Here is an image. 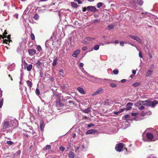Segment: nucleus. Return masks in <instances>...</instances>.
Segmentation results:
<instances>
[{"instance_id":"f257e3e1","label":"nucleus","mask_w":158,"mask_h":158,"mask_svg":"<svg viewBox=\"0 0 158 158\" xmlns=\"http://www.w3.org/2000/svg\"><path fill=\"white\" fill-rule=\"evenodd\" d=\"M15 121L10 119H5L3 123L2 129H10L14 126Z\"/></svg>"},{"instance_id":"f03ea898","label":"nucleus","mask_w":158,"mask_h":158,"mask_svg":"<svg viewBox=\"0 0 158 158\" xmlns=\"http://www.w3.org/2000/svg\"><path fill=\"white\" fill-rule=\"evenodd\" d=\"M124 144L122 143H119L117 144L115 146V149L118 152H121L123 150V149L127 150L124 147Z\"/></svg>"},{"instance_id":"7ed1b4c3","label":"nucleus","mask_w":158,"mask_h":158,"mask_svg":"<svg viewBox=\"0 0 158 158\" xmlns=\"http://www.w3.org/2000/svg\"><path fill=\"white\" fill-rule=\"evenodd\" d=\"M158 104V102L156 100L150 101L149 100H146V106H151L152 108H154L156 105Z\"/></svg>"},{"instance_id":"20e7f679","label":"nucleus","mask_w":158,"mask_h":158,"mask_svg":"<svg viewBox=\"0 0 158 158\" xmlns=\"http://www.w3.org/2000/svg\"><path fill=\"white\" fill-rule=\"evenodd\" d=\"M131 115L132 116L134 117L132 118H130L129 119V120L131 121L133 120H135V121H139L140 120L142 119L141 116L139 115L138 113H132Z\"/></svg>"},{"instance_id":"39448f33","label":"nucleus","mask_w":158,"mask_h":158,"mask_svg":"<svg viewBox=\"0 0 158 158\" xmlns=\"http://www.w3.org/2000/svg\"><path fill=\"white\" fill-rule=\"evenodd\" d=\"M129 2L132 4H137L139 5L142 6L143 4V2L142 0H128Z\"/></svg>"},{"instance_id":"423d86ee","label":"nucleus","mask_w":158,"mask_h":158,"mask_svg":"<svg viewBox=\"0 0 158 158\" xmlns=\"http://www.w3.org/2000/svg\"><path fill=\"white\" fill-rule=\"evenodd\" d=\"M129 37L132 39L136 41L139 44H141L142 42V40L138 36L130 35Z\"/></svg>"},{"instance_id":"0eeeda50","label":"nucleus","mask_w":158,"mask_h":158,"mask_svg":"<svg viewBox=\"0 0 158 158\" xmlns=\"http://www.w3.org/2000/svg\"><path fill=\"white\" fill-rule=\"evenodd\" d=\"M146 136L147 139L149 141H155L153 140V134L150 132L147 133L146 135Z\"/></svg>"},{"instance_id":"6e6552de","label":"nucleus","mask_w":158,"mask_h":158,"mask_svg":"<svg viewBox=\"0 0 158 158\" xmlns=\"http://www.w3.org/2000/svg\"><path fill=\"white\" fill-rule=\"evenodd\" d=\"M87 10L88 11L95 12L97 10L94 6H89L87 7Z\"/></svg>"},{"instance_id":"1a4fd4ad","label":"nucleus","mask_w":158,"mask_h":158,"mask_svg":"<svg viewBox=\"0 0 158 158\" xmlns=\"http://www.w3.org/2000/svg\"><path fill=\"white\" fill-rule=\"evenodd\" d=\"M93 78H94V82L95 83H96V82L98 81H99V80H108L109 81H114V82H115V81H115V80H110V79H102V78H98V77H94Z\"/></svg>"},{"instance_id":"9d476101","label":"nucleus","mask_w":158,"mask_h":158,"mask_svg":"<svg viewBox=\"0 0 158 158\" xmlns=\"http://www.w3.org/2000/svg\"><path fill=\"white\" fill-rule=\"evenodd\" d=\"M81 71L83 73L85 74L87 77H89L92 78L94 77V76L90 75L86 71L84 70L83 68H82L81 69Z\"/></svg>"},{"instance_id":"9b49d317","label":"nucleus","mask_w":158,"mask_h":158,"mask_svg":"<svg viewBox=\"0 0 158 158\" xmlns=\"http://www.w3.org/2000/svg\"><path fill=\"white\" fill-rule=\"evenodd\" d=\"M97 132V130H96L91 129L86 131V135L90 134L96 133Z\"/></svg>"},{"instance_id":"f8f14e48","label":"nucleus","mask_w":158,"mask_h":158,"mask_svg":"<svg viewBox=\"0 0 158 158\" xmlns=\"http://www.w3.org/2000/svg\"><path fill=\"white\" fill-rule=\"evenodd\" d=\"M28 52L29 55L32 56L36 53V50L33 49H31L28 50Z\"/></svg>"},{"instance_id":"ddd939ff","label":"nucleus","mask_w":158,"mask_h":158,"mask_svg":"<svg viewBox=\"0 0 158 158\" xmlns=\"http://www.w3.org/2000/svg\"><path fill=\"white\" fill-rule=\"evenodd\" d=\"M153 71L152 70H149L146 73L145 76L146 77H149L152 74Z\"/></svg>"},{"instance_id":"4468645a","label":"nucleus","mask_w":158,"mask_h":158,"mask_svg":"<svg viewBox=\"0 0 158 158\" xmlns=\"http://www.w3.org/2000/svg\"><path fill=\"white\" fill-rule=\"evenodd\" d=\"M77 89L80 93L82 94H85V92L83 89L81 87H78Z\"/></svg>"},{"instance_id":"2eb2a0df","label":"nucleus","mask_w":158,"mask_h":158,"mask_svg":"<svg viewBox=\"0 0 158 158\" xmlns=\"http://www.w3.org/2000/svg\"><path fill=\"white\" fill-rule=\"evenodd\" d=\"M80 51L79 50L74 51L72 54V56L74 57H77L78 55L80 53Z\"/></svg>"},{"instance_id":"dca6fc26","label":"nucleus","mask_w":158,"mask_h":158,"mask_svg":"<svg viewBox=\"0 0 158 158\" xmlns=\"http://www.w3.org/2000/svg\"><path fill=\"white\" fill-rule=\"evenodd\" d=\"M133 105V103L131 102H128L126 105V106L127 107V110H130L131 108V106H132Z\"/></svg>"},{"instance_id":"f3484780","label":"nucleus","mask_w":158,"mask_h":158,"mask_svg":"<svg viewBox=\"0 0 158 158\" xmlns=\"http://www.w3.org/2000/svg\"><path fill=\"white\" fill-rule=\"evenodd\" d=\"M92 39V38L90 37H86L83 40V43L84 44H87L89 43V42Z\"/></svg>"},{"instance_id":"a211bd4d","label":"nucleus","mask_w":158,"mask_h":158,"mask_svg":"<svg viewBox=\"0 0 158 158\" xmlns=\"http://www.w3.org/2000/svg\"><path fill=\"white\" fill-rule=\"evenodd\" d=\"M15 69V65L14 64H12L8 67V69L10 71H12Z\"/></svg>"},{"instance_id":"6ab92c4d","label":"nucleus","mask_w":158,"mask_h":158,"mask_svg":"<svg viewBox=\"0 0 158 158\" xmlns=\"http://www.w3.org/2000/svg\"><path fill=\"white\" fill-rule=\"evenodd\" d=\"M91 109V107H89L86 109L82 110V112L85 113H88L90 111Z\"/></svg>"},{"instance_id":"aec40b11","label":"nucleus","mask_w":158,"mask_h":158,"mask_svg":"<svg viewBox=\"0 0 158 158\" xmlns=\"http://www.w3.org/2000/svg\"><path fill=\"white\" fill-rule=\"evenodd\" d=\"M40 128L41 129V130L42 131H43V130L44 127L45 125L44 123L43 122H40Z\"/></svg>"},{"instance_id":"412c9836","label":"nucleus","mask_w":158,"mask_h":158,"mask_svg":"<svg viewBox=\"0 0 158 158\" xmlns=\"http://www.w3.org/2000/svg\"><path fill=\"white\" fill-rule=\"evenodd\" d=\"M102 90V89L101 88L99 89L96 91L95 93H94L92 94V96H94L95 95L98 94L100 93V92Z\"/></svg>"},{"instance_id":"4be33fe9","label":"nucleus","mask_w":158,"mask_h":158,"mask_svg":"<svg viewBox=\"0 0 158 158\" xmlns=\"http://www.w3.org/2000/svg\"><path fill=\"white\" fill-rule=\"evenodd\" d=\"M74 154L73 152L71 151L69 152V158H74Z\"/></svg>"},{"instance_id":"5701e85b","label":"nucleus","mask_w":158,"mask_h":158,"mask_svg":"<svg viewBox=\"0 0 158 158\" xmlns=\"http://www.w3.org/2000/svg\"><path fill=\"white\" fill-rule=\"evenodd\" d=\"M26 82L28 86L29 87L30 89H31L32 85V82L28 80L26 81Z\"/></svg>"},{"instance_id":"b1692460","label":"nucleus","mask_w":158,"mask_h":158,"mask_svg":"<svg viewBox=\"0 0 158 158\" xmlns=\"http://www.w3.org/2000/svg\"><path fill=\"white\" fill-rule=\"evenodd\" d=\"M36 65L38 68H40V67L41 62L39 60H38L37 62H36Z\"/></svg>"},{"instance_id":"393cba45","label":"nucleus","mask_w":158,"mask_h":158,"mask_svg":"<svg viewBox=\"0 0 158 158\" xmlns=\"http://www.w3.org/2000/svg\"><path fill=\"white\" fill-rule=\"evenodd\" d=\"M71 6L74 8H77L78 5L75 2H72L71 3Z\"/></svg>"},{"instance_id":"a878e982","label":"nucleus","mask_w":158,"mask_h":158,"mask_svg":"<svg viewBox=\"0 0 158 158\" xmlns=\"http://www.w3.org/2000/svg\"><path fill=\"white\" fill-rule=\"evenodd\" d=\"M140 85L141 83L140 82H137L134 83L132 84V86L134 87H136L140 86Z\"/></svg>"},{"instance_id":"bb28decb","label":"nucleus","mask_w":158,"mask_h":158,"mask_svg":"<svg viewBox=\"0 0 158 158\" xmlns=\"http://www.w3.org/2000/svg\"><path fill=\"white\" fill-rule=\"evenodd\" d=\"M57 62V59L55 58L53 60V61L52 63V65L53 66H55L56 65Z\"/></svg>"},{"instance_id":"cd10ccee","label":"nucleus","mask_w":158,"mask_h":158,"mask_svg":"<svg viewBox=\"0 0 158 158\" xmlns=\"http://www.w3.org/2000/svg\"><path fill=\"white\" fill-rule=\"evenodd\" d=\"M32 65L31 64H29L27 66V69L28 71H29L31 70L32 68Z\"/></svg>"},{"instance_id":"c85d7f7f","label":"nucleus","mask_w":158,"mask_h":158,"mask_svg":"<svg viewBox=\"0 0 158 158\" xmlns=\"http://www.w3.org/2000/svg\"><path fill=\"white\" fill-rule=\"evenodd\" d=\"M59 72L61 76L63 77L64 76V70L63 69H60L59 70Z\"/></svg>"},{"instance_id":"c756f323","label":"nucleus","mask_w":158,"mask_h":158,"mask_svg":"<svg viewBox=\"0 0 158 158\" xmlns=\"http://www.w3.org/2000/svg\"><path fill=\"white\" fill-rule=\"evenodd\" d=\"M39 17V15L37 14H36L34 15V17H33V18L35 20H37L38 19Z\"/></svg>"},{"instance_id":"7c9ffc66","label":"nucleus","mask_w":158,"mask_h":158,"mask_svg":"<svg viewBox=\"0 0 158 158\" xmlns=\"http://www.w3.org/2000/svg\"><path fill=\"white\" fill-rule=\"evenodd\" d=\"M142 106V104H141V103L140 101H139V102H137L136 103L135 106L136 107H137L138 108L139 107V106Z\"/></svg>"},{"instance_id":"2f4dec72","label":"nucleus","mask_w":158,"mask_h":158,"mask_svg":"<svg viewBox=\"0 0 158 158\" xmlns=\"http://www.w3.org/2000/svg\"><path fill=\"white\" fill-rule=\"evenodd\" d=\"M103 5V3L102 2H99L97 3V6L98 8H100Z\"/></svg>"},{"instance_id":"473e14b6","label":"nucleus","mask_w":158,"mask_h":158,"mask_svg":"<svg viewBox=\"0 0 158 158\" xmlns=\"http://www.w3.org/2000/svg\"><path fill=\"white\" fill-rule=\"evenodd\" d=\"M99 48V46L98 45H96L94 47V49L95 50H98Z\"/></svg>"},{"instance_id":"72a5a7b5","label":"nucleus","mask_w":158,"mask_h":158,"mask_svg":"<svg viewBox=\"0 0 158 158\" xmlns=\"http://www.w3.org/2000/svg\"><path fill=\"white\" fill-rule=\"evenodd\" d=\"M3 103V98H2L1 100H0V108H1Z\"/></svg>"},{"instance_id":"f704fd0d","label":"nucleus","mask_w":158,"mask_h":158,"mask_svg":"<svg viewBox=\"0 0 158 158\" xmlns=\"http://www.w3.org/2000/svg\"><path fill=\"white\" fill-rule=\"evenodd\" d=\"M140 102L142 105L146 106V100L145 101H140Z\"/></svg>"},{"instance_id":"c9c22d12","label":"nucleus","mask_w":158,"mask_h":158,"mask_svg":"<svg viewBox=\"0 0 158 158\" xmlns=\"http://www.w3.org/2000/svg\"><path fill=\"white\" fill-rule=\"evenodd\" d=\"M6 144L9 145H12L14 143V142L11 141H8L6 142Z\"/></svg>"},{"instance_id":"e433bc0d","label":"nucleus","mask_w":158,"mask_h":158,"mask_svg":"<svg viewBox=\"0 0 158 158\" xmlns=\"http://www.w3.org/2000/svg\"><path fill=\"white\" fill-rule=\"evenodd\" d=\"M110 86L112 88H115L117 86V85L114 83H111L110 84Z\"/></svg>"},{"instance_id":"4c0bfd02","label":"nucleus","mask_w":158,"mask_h":158,"mask_svg":"<svg viewBox=\"0 0 158 158\" xmlns=\"http://www.w3.org/2000/svg\"><path fill=\"white\" fill-rule=\"evenodd\" d=\"M148 55L149 56V61H150L152 60V54H151L150 52H149L148 53Z\"/></svg>"},{"instance_id":"58836bf2","label":"nucleus","mask_w":158,"mask_h":158,"mask_svg":"<svg viewBox=\"0 0 158 158\" xmlns=\"http://www.w3.org/2000/svg\"><path fill=\"white\" fill-rule=\"evenodd\" d=\"M37 49L39 52H40L42 50V48L40 45H38Z\"/></svg>"},{"instance_id":"ea45409f","label":"nucleus","mask_w":158,"mask_h":158,"mask_svg":"<svg viewBox=\"0 0 158 158\" xmlns=\"http://www.w3.org/2000/svg\"><path fill=\"white\" fill-rule=\"evenodd\" d=\"M114 27V26L113 25L110 24L108 26V28L109 29H113Z\"/></svg>"},{"instance_id":"a19ab883","label":"nucleus","mask_w":158,"mask_h":158,"mask_svg":"<svg viewBox=\"0 0 158 158\" xmlns=\"http://www.w3.org/2000/svg\"><path fill=\"white\" fill-rule=\"evenodd\" d=\"M113 73L115 75H117L118 73V71L117 69L114 70L113 71Z\"/></svg>"},{"instance_id":"79ce46f5","label":"nucleus","mask_w":158,"mask_h":158,"mask_svg":"<svg viewBox=\"0 0 158 158\" xmlns=\"http://www.w3.org/2000/svg\"><path fill=\"white\" fill-rule=\"evenodd\" d=\"M68 103L70 105H73L74 106L75 105V103L73 101L70 100L68 101Z\"/></svg>"},{"instance_id":"37998d69","label":"nucleus","mask_w":158,"mask_h":158,"mask_svg":"<svg viewBox=\"0 0 158 158\" xmlns=\"http://www.w3.org/2000/svg\"><path fill=\"white\" fill-rule=\"evenodd\" d=\"M51 148V146L50 145H46L45 149H50Z\"/></svg>"},{"instance_id":"c03bdc74","label":"nucleus","mask_w":158,"mask_h":158,"mask_svg":"<svg viewBox=\"0 0 158 158\" xmlns=\"http://www.w3.org/2000/svg\"><path fill=\"white\" fill-rule=\"evenodd\" d=\"M35 93L37 95H39L40 94V91L38 89H36Z\"/></svg>"},{"instance_id":"a18cd8bd","label":"nucleus","mask_w":158,"mask_h":158,"mask_svg":"<svg viewBox=\"0 0 158 158\" xmlns=\"http://www.w3.org/2000/svg\"><path fill=\"white\" fill-rule=\"evenodd\" d=\"M65 149V148L64 147L61 146L59 148V149L60 150L62 151V152L64 151Z\"/></svg>"},{"instance_id":"49530a36","label":"nucleus","mask_w":158,"mask_h":158,"mask_svg":"<svg viewBox=\"0 0 158 158\" xmlns=\"http://www.w3.org/2000/svg\"><path fill=\"white\" fill-rule=\"evenodd\" d=\"M31 39L32 40H34L35 39L34 35L32 33H31Z\"/></svg>"},{"instance_id":"de8ad7c7","label":"nucleus","mask_w":158,"mask_h":158,"mask_svg":"<svg viewBox=\"0 0 158 158\" xmlns=\"http://www.w3.org/2000/svg\"><path fill=\"white\" fill-rule=\"evenodd\" d=\"M130 117V115L128 114H127L124 116V119H126L127 118H129Z\"/></svg>"},{"instance_id":"09e8293b","label":"nucleus","mask_w":158,"mask_h":158,"mask_svg":"<svg viewBox=\"0 0 158 158\" xmlns=\"http://www.w3.org/2000/svg\"><path fill=\"white\" fill-rule=\"evenodd\" d=\"M94 124L93 123H90L89 124L87 125V127L88 128H90L91 126L94 127Z\"/></svg>"},{"instance_id":"8fccbe9b","label":"nucleus","mask_w":158,"mask_h":158,"mask_svg":"<svg viewBox=\"0 0 158 158\" xmlns=\"http://www.w3.org/2000/svg\"><path fill=\"white\" fill-rule=\"evenodd\" d=\"M10 42V41H9L8 40H7V39H5L3 40V43H6V44H7V42Z\"/></svg>"},{"instance_id":"3c124183","label":"nucleus","mask_w":158,"mask_h":158,"mask_svg":"<svg viewBox=\"0 0 158 158\" xmlns=\"http://www.w3.org/2000/svg\"><path fill=\"white\" fill-rule=\"evenodd\" d=\"M23 136L25 138H28V135L27 133H24L23 134Z\"/></svg>"},{"instance_id":"603ef678","label":"nucleus","mask_w":158,"mask_h":158,"mask_svg":"<svg viewBox=\"0 0 158 158\" xmlns=\"http://www.w3.org/2000/svg\"><path fill=\"white\" fill-rule=\"evenodd\" d=\"M145 108L143 106H141L138 108L140 110H143Z\"/></svg>"},{"instance_id":"864d4df0","label":"nucleus","mask_w":158,"mask_h":158,"mask_svg":"<svg viewBox=\"0 0 158 158\" xmlns=\"http://www.w3.org/2000/svg\"><path fill=\"white\" fill-rule=\"evenodd\" d=\"M139 57L140 58H143L142 54V53L141 52H139Z\"/></svg>"},{"instance_id":"5fc2aeb1","label":"nucleus","mask_w":158,"mask_h":158,"mask_svg":"<svg viewBox=\"0 0 158 158\" xmlns=\"http://www.w3.org/2000/svg\"><path fill=\"white\" fill-rule=\"evenodd\" d=\"M124 44V42L121 41L120 43V44L121 46H123Z\"/></svg>"},{"instance_id":"6e6d98bb","label":"nucleus","mask_w":158,"mask_h":158,"mask_svg":"<svg viewBox=\"0 0 158 158\" xmlns=\"http://www.w3.org/2000/svg\"><path fill=\"white\" fill-rule=\"evenodd\" d=\"M87 48L85 46L82 47V49L83 51H85L87 49Z\"/></svg>"},{"instance_id":"4d7b16f0","label":"nucleus","mask_w":158,"mask_h":158,"mask_svg":"<svg viewBox=\"0 0 158 158\" xmlns=\"http://www.w3.org/2000/svg\"><path fill=\"white\" fill-rule=\"evenodd\" d=\"M154 65L153 64H152L151 66V67L150 68V69H152L154 68Z\"/></svg>"},{"instance_id":"13d9d810","label":"nucleus","mask_w":158,"mask_h":158,"mask_svg":"<svg viewBox=\"0 0 158 158\" xmlns=\"http://www.w3.org/2000/svg\"><path fill=\"white\" fill-rule=\"evenodd\" d=\"M18 14H17V13H16L13 16L14 17H16V18L17 19H18Z\"/></svg>"},{"instance_id":"bf43d9fd","label":"nucleus","mask_w":158,"mask_h":158,"mask_svg":"<svg viewBox=\"0 0 158 158\" xmlns=\"http://www.w3.org/2000/svg\"><path fill=\"white\" fill-rule=\"evenodd\" d=\"M74 148L76 150H78L80 148V147H77L75 146H74Z\"/></svg>"},{"instance_id":"052dcab7","label":"nucleus","mask_w":158,"mask_h":158,"mask_svg":"<svg viewBox=\"0 0 158 158\" xmlns=\"http://www.w3.org/2000/svg\"><path fill=\"white\" fill-rule=\"evenodd\" d=\"M23 74H24L23 72H22L20 74V80H22V77H23Z\"/></svg>"},{"instance_id":"680f3d73","label":"nucleus","mask_w":158,"mask_h":158,"mask_svg":"<svg viewBox=\"0 0 158 158\" xmlns=\"http://www.w3.org/2000/svg\"><path fill=\"white\" fill-rule=\"evenodd\" d=\"M10 35H8L7 37V39H8V40L10 41H11V40H10Z\"/></svg>"},{"instance_id":"e2e57ef3","label":"nucleus","mask_w":158,"mask_h":158,"mask_svg":"<svg viewBox=\"0 0 158 158\" xmlns=\"http://www.w3.org/2000/svg\"><path fill=\"white\" fill-rule=\"evenodd\" d=\"M86 10H87V7L86 8V7L83 8L82 11L83 12H85L86 11Z\"/></svg>"},{"instance_id":"0e129e2a","label":"nucleus","mask_w":158,"mask_h":158,"mask_svg":"<svg viewBox=\"0 0 158 158\" xmlns=\"http://www.w3.org/2000/svg\"><path fill=\"white\" fill-rule=\"evenodd\" d=\"M94 22H98L99 21V19H94Z\"/></svg>"},{"instance_id":"69168bd1","label":"nucleus","mask_w":158,"mask_h":158,"mask_svg":"<svg viewBox=\"0 0 158 158\" xmlns=\"http://www.w3.org/2000/svg\"><path fill=\"white\" fill-rule=\"evenodd\" d=\"M132 73L134 75H135L136 73V71L134 70H133L132 71Z\"/></svg>"},{"instance_id":"338daca9","label":"nucleus","mask_w":158,"mask_h":158,"mask_svg":"<svg viewBox=\"0 0 158 158\" xmlns=\"http://www.w3.org/2000/svg\"><path fill=\"white\" fill-rule=\"evenodd\" d=\"M79 66L81 67H82L84 66V64L82 63H80L79 64Z\"/></svg>"},{"instance_id":"774afa93","label":"nucleus","mask_w":158,"mask_h":158,"mask_svg":"<svg viewBox=\"0 0 158 158\" xmlns=\"http://www.w3.org/2000/svg\"><path fill=\"white\" fill-rule=\"evenodd\" d=\"M126 79H123L121 81V82L122 83H124V82H125L126 81Z\"/></svg>"}]
</instances>
